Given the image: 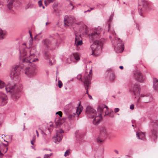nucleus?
<instances>
[{"mask_svg": "<svg viewBox=\"0 0 158 158\" xmlns=\"http://www.w3.org/2000/svg\"><path fill=\"white\" fill-rule=\"evenodd\" d=\"M90 11H91V10H88L87 11H85L84 12V13H86L87 12H90Z\"/></svg>", "mask_w": 158, "mask_h": 158, "instance_id": "603ef678", "label": "nucleus"}, {"mask_svg": "<svg viewBox=\"0 0 158 158\" xmlns=\"http://www.w3.org/2000/svg\"><path fill=\"white\" fill-rule=\"evenodd\" d=\"M8 102L7 96L3 93H0V106H3L6 105Z\"/></svg>", "mask_w": 158, "mask_h": 158, "instance_id": "9d476101", "label": "nucleus"}, {"mask_svg": "<svg viewBox=\"0 0 158 158\" xmlns=\"http://www.w3.org/2000/svg\"><path fill=\"white\" fill-rule=\"evenodd\" d=\"M107 106L104 105H102L99 106L98 108L97 112L92 107L90 106H87L86 108L85 113L87 116L89 118H95L93 119V123L94 125H98L100 123L102 119V115L103 112L105 111V114L104 115L105 116L109 115V116L113 117L114 115L110 114V113H108L106 114V111L108 110Z\"/></svg>", "mask_w": 158, "mask_h": 158, "instance_id": "f257e3e1", "label": "nucleus"}, {"mask_svg": "<svg viewBox=\"0 0 158 158\" xmlns=\"http://www.w3.org/2000/svg\"><path fill=\"white\" fill-rule=\"evenodd\" d=\"M100 30H96L94 31L89 35V36L90 40L93 41L95 39L99 38L100 37V34L101 32V28Z\"/></svg>", "mask_w": 158, "mask_h": 158, "instance_id": "1a4fd4ad", "label": "nucleus"}, {"mask_svg": "<svg viewBox=\"0 0 158 158\" xmlns=\"http://www.w3.org/2000/svg\"><path fill=\"white\" fill-rule=\"evenodd\" d=\"M74 107L72 106L71 103H70L66 105L64 110V113L66 114L69 120H71L74 117V113H73V110Z\"/></svg>", "mask_w": 158, "mask_h": 158, "instance_id": "0eeeda50", "label": "nucleus"}, {"mask_svg": "<svg viewBox=\"0 0 158 158\" xmlns=\"http://www.w3.org/2000/svg\"><path fill=\"white\" fill-rule=\"evenodd\" d=\"M33 4H28L25 6V9L27 10L29 8H32L33 7Z\"/></svg>", "mask_w": 158, "mask_h": 158, "instance_id": "cd10ccee", "label": "nucleus"}, {"mask_svg": "<svg viewBox=\"0 0 158 158\" xmlns=\"http://www.w3.org/2000/svg\"><path fill=\"white\" fill-rule=\"evenodd\" d=\"M29 56L27 55V53L25 50H24L23 52L21 54V56H23L22 60L24 63H27L29 64L32 62L38 61V59L36 56L37 51L35 47H32L29 49Z\"/></svg>", "mask_w": 158, "mask_h": 158, "instance_id": "7ed1b4c3", "label": "nucleus"}, {"mask_svg": "<svg viewBox=\"0 0 158 158\" xmlns=\"http://www.w3.org/2000/svg\"><path fill=\"white\" fill-rule=\"evenodd\" d=\"M38 4H39V6L40 7H41V6H43V9L44 8V6H43L42 2V1L41 0H40V1H39V2H38Z\"/></svg>", "mask_w": 158, "mask_h": 158, "instance_id": "58836bf2", "label": "nucleus"}, {"mask_svg": "<svg viewBox=\"0 0 158 158\" xmlns=\"http://www.w3.org/2000/svg\"><path fill=\"white\" fill-rule=\"evenodd\" d=\"M73 78H72L71 79L70 81H73Z\"/></svg>", "mask_w": 158, "mask_h": 158, "instance_id": "e2e57ef3", "label": "nucleus"}, {"mask_svg": "<svg viewBox=\"0 0 158 158\" xmlns=\"http://www.w3.org/2000/svg\"><path fill=\"white\" fill-rule=\"evenodd\" d=\"M23 89L21 85H16L14 82H11L5 86V89L7 93L11 94V98L14 100H16L19 97V92Z\"/></svg>", "mask_w": 158, "mask_h": 158, "instance_id": "f03ea898", "label": "nucleus"}, {"mask_svg": "<svg viewBox=\"0 0 158 158\" xmlns=\"http://www.w3.org/2000/svg\"><path fill=\"white\" fill-rule=\"evenodd\" d=\"M42 134H43V136L44 138V139H45V140L46 141H47L48 140L50 139V137H47V138L46 139V138H45V136H46V134L44 133L43 131V130H41Z\"/></svg>", "mask_w": 158, "mask_h": 158, "instance_id": "7c9ffc66", "label": "nucleus"}, {"mask_svg": "<svg viewBox=\"0 0 158 158\" xmlns=\"http://www.w3.org/2000/svg\"><path fill=\"white\" fill-rule=\"evenodd\" d=\"M75 109L76 110V113L78 114V115H79L81 112L82 111V109L81 108H79L78 106L76 107Z\"/></svg>", "mask_w": 158, "mask_h": 158, "instance_id": "c85d7f7f", "label": "nucleus"}, {"mask_svg": "<svg viewBox=\"0 0 158 158\" xmlns=\"http://www.w3.org/2000/svg\"><path fill=\"white\" fill-rule=\"evenodd\" d=\"M141 98L143 101V102L147 103L150 102L151 99V96L149 94H142L140 96L139 99H141Z\"/></svg>", "mask_w": 158, "mask_h": 158, "instance_id": "dca6fc26", "label": "nucleus"}, {"mask_svg": "<svg viewBox=\"0 0 158 158\" xmlns=\"http://www.w3.org/2000/svg\"><path fill=\"white\" fill-rule=\"evenodd\" d=\"M108 135V133L106 128L103 127H100L99 130V135L97 139L98 142H102Z\"/></svg>", "mask_w": 158, "mask_h": 158, "instance_id": "6e6552de", "label": "nucleus"}, {"mask_svg": "<svg viewBox=\"0 0 158 158\" xmlns=\"http://www.w3.org/2000/svg\"><path fill=\"white\" fill-rule=\"evenodd\" d=\"M35 131H36V133L37 136V137H38L39 136V134L38 131L37 130H36Z\"/></svg>", "mask_w": 158, "mask_h": 158, "instance_id": "de8ad7c7", "label": "nucleus"}, {"mask_svg": "<svg viewBox=\"0 0 158 158\" xmlns=\"http://www.w3.org/2000/svg\"><path fill=\"white\" fill-rule=\"evenodd\" d=\"M115 78V76L114 74H112L110 76V79L111 81H114Z\"/></svg>", "mask_w": 158, "mask_h": 158, "instance_id": "72a5a7b5", "label": "nucleus"}, {"mask_svg": "<svg viewBox=\"0 0 158 158\" xmlns=\"http://www.w3.org/2000/svg\"><path fill=\"white\" fill-rule=\"evenodd\" d=\"M134 105L133 104H131V105L130 106V109L131 110H133L134 109Z\"/></svg>", "mask_w": 158, "mask_h": 158, "instance_id": "49530a36", "label": "nucleus"}, {"mask_svg": "<svg viewBox=\"0 0 158 158\" xmlns=\"http://www.w3.org/2000/svg\"><path fill=\"white\" fill-rule=\"evenodd\" d=\"M44 57L46 59H47L49 58V55L47 52H45L44 53Z\"/></svg>", "mask_w": 158, "mask_h": 158, "instance_id": "c9c22d12", "label": "nucleus"}, {"mask_svg": "<svg viewBox=\"0 0 158 158\" xmlns=\"http://www.w3.org/2000/svg\"><path fill=\"white\" fill-rule=\"evenodd\" d=\"M119 67L121 69H123V67L122 66H120Z\"/></svg>", "mask_w": 158, "mask_h": 158, "instance_id": "5fc2aeb1", "label": "nucleus"}, {"mask_svg": "<svg viewBox=\"0 0 158 158\" xmlns=\"http://www.w3.org/2000/svg\"><path fill=\"white\" fill-rule=\"evenodd\" d=\"M140 87L139 84L136 83L134 85L133 87L131 89V91L134 94V95L135 96V98L136 97L138 96L140 93Z\"/></svg>", "mask_w": 158, "mask_h": 158, "instance_id": "f8f14e48", "label": "nucleus"}, {"mask_svg": "<svg viewBox=\"0 0 158 158\" xmlns=\"http://www.w3.org/2000/svg\"><path fill=\"white\" fill-rule=\"evenodd\" d=\"M35 69L34 68L32 69L29 67H26L24 70L25 73L28 76L31 77L36 74Z\"/></svg>", "mask_w": 158, "mask_h": 158, "instance_id": "4468645a", "label": "nucleus"}, {"mask_svg": "<svg viewBox=\"0 0 158 158\" xmlns=\"http://www.w3.org/2000/svg\"><path fill=\"white\" fill-rule=\"evenodd\" d=\"M70 4L72 6H73V4L71 3V2H70Z\"/></svg>", "mask_w": 158, "mask_h": 158, "instance_id": "680f3d73", "label": "nucleus"}, {"mask_svg": "<svg viewBox=\"0 0 158 158\" xmlns=\"http://www.w3.org/2000/svg\"><path fill=\"white\" fill-rule=\"evenodd\" d=\"M103 43L101 40L94 41L91 46V48L92 52V55L97 56L102 52Z\"/></svg>", "mask_w": 158, "mask_h": 158, "instance_id": "423d86ee", "label": "nucleus"}, {"mask_svg": "<svg viewBox=\"0 0 158 158\" xmlns=\"http://www.w3.org/2000/svg\"><path fill=\"white\" fill-rule=\"evenodd\" d=\"M45 136V138H46V139L47 138V137H50V136L49 135H46V136Z\"/></svg>", "mask_w": 158, "mask_h": 158, "instance_id": "13d9d810", "label": "nucleus"}, {"mask_svg": "<svg viewBox=\"0 0 158 158\" xmlns=\"http://www.w3.org/2000/svg\"><path fill=\"white\" fill-rule=\"evenodd\" d=\"M73 19L71 16H65L64 17V23L65 27L69 26L73 23Z\"/></svg>", "mask_w": 158, "mask_h": 158, "instance_id": "ddd939ff", "label": "nucleus"}, {"mask_svg": "<svg viewBox=\"0 0 158 158\" xmlns=\"http://www.w3.org/2000/svg\"><path fill=\"white\" fill-rule=\"evenodd\" d=\"M8 150L7 148L6 147L2 146L0 148V156L1 157L3 156L4 154Z\"/></svg>", "mask_w": 158, "mask_h": 158, "instance_id": "aec40b11", "label": "nucleus"}, {"mask_svg": "<svg viewBox=\"0 0 158 158\" xmlns=\"http://www.w3.org/2000/svg\"><path fill=\"white\" fill-rule=\"evenodd\" d=\"M3 136L5 137V135H2Z\"/></svg>", "mask_w": 158, "mask_h": 158, "instance_id": "338daca9", "label": "nucleus"}, {"mask_svg": "<svg viewBox=\"0 0 158 158\" xmlns=\"http://www.w3.org/2000/svg\"><path fill=\"white\" fill-rule=\"evenodd\" d=\"M73 56L74 58H75V59L76 60H80V57L79 56V55L77 53H75L73 54Z\"/></svg>", "mask_w": 158, "mask_h": 158, "instance_id": "c756f323", "label": "nucleus"}, {"mask_svg": "<svg viewBox=\"0 0 158 158\" xmlns=\"http://www.w3.org/2000/svg\"><path fill=\"white\" fill-rule=\"evenodd\" d=\"M69 151H68V150H67L66 152H65V154H64V156H68L69 155Z\"/></svg>", "mask_w": 158, "mask_h": 158, "instance_id": "79ce46f5", "label": "nucleus"}, {"mask_svg": "<svg viewBox=\"0 0 158 158\" xmlns=\"http://www.w3.org/2000/svg\"><path fill=\"white\" fill-rule=\"evenodd\" d=\"M5 84L2 81H0V88L2 89L4 87Z\"/></svg>", "mask_w": 158, "mask_h": 158, "instance_id": "2f4dec72", "label": "nucleus"}, {"mask_svg": "<svg viewBox=\"0 0 158 158\" xmlns=\"http://www.w3.org/2000/svg\"><path fill=\"white\" fill-rule=\"evenodd\" d=\"M44 3L45 5L47 6V5H48L49 3H48V2H46V0H45Z\"/></svg>", "mask_w": 158, "mask_h": 158, "instance_id": "09e8293b", "label": "nucleus"}, {"mask_svg": "<svg viewBox=\"0 0 158 158\" xmlns=\"http://www.w3.org/2000/svg\"><path fill=\"white\" fill-rule=\"evenodd\" d=\"M108 28V31H110V38L112 44L114 45L115 50L117 52H122L124 49V45L119 38L115 37L116 34L114 30L110 29V26H109Z\"/></svg>", "mask_w": 158, "mask_h": 158, "instance_id": "20e7f679", "label": "nucleus"}, {"mask_svg": "<svg viewBox=\"0 0 158 158\" xmlns=\"http://www.w3.org/2000/svg\"><path fill=\"white\" fill-rule=\"evenodd\" d=\"M63 136L60 133H57L56 136L55 137V143H57L59 142L62 139Z\"/></svg>", "mask_w": 158, "mask_h": 158, "instance_id": "412c9836", "label": "nucleus"}, {"mask_svg": "<svg viewBox=\"0 0 158 158\" xmlns=\"http://www.w3.org/2000/svg\"><path fill=\"white\" fill-rule=\"evenodd\" d=\"M77 78L78 80H81V75H78L77 76Z\"/></svg>", "mask_w": 158, "mask_h": 158, "instance_id": "a19ab883", "label": "nucleus"}, {"mask_svg": "<svg viewBox=\"0 0 158 158\" xmlns=\"http://www.w3.org/2000/svg\"><path fill=\"white\" fill-rule=\"evenodd\" d=\"M90 84H87V85H86V84H85V82L84 81V85H85V89L86 90V94H88V87H89V85Z\"/></svg>", "mask_w": 158, "mask_h": 158, "instance_id": "473e14b6", "label": "nucleus"}, {"mask_svg": "<svg viewBox=\"0 0 158 158\" xmlns=\"http://www.w3.org/2000/svg\"><path fill=\"white\" fill-rule=\"evenodd\" d=\"M23 45H26V43H23Z\"/></svg>", "mask_w": 158, "mask_h": 158, "instance_id": "69168bd1", "label": "nucleus"}, {"mask_svg": "<svg viewBox=\"0 0 158 158\" xmlns=\"http://www.w3.org/2000/svg\"><path fill=\"white\" fill-rule=\"evenodd\" d=\"M76 136L77 138V139L78 140H79L80 139V138H81L82 137V135H81V133L79 131H76L75 133Z\"/></svg>", "mask_w": 158, "mask_h": 158, "instance_id": "393cba45", "label": "nucleus"}, {"mask_svg": "<svg viewBox=\"0 0 158 158\" xmlns=\"http://www.w3.org/2000/svg\"><path fill=\"white\" fill-rule=\"evenodd\" d=\"M153 86L154 89L155 90H158V80L156 78L153 79Z\"/></svg>", "mask_w": 158, "mask_h": 158, "instance_id": "4be33fe9", "label": "nucleus"}, {"mask_svg": "<svg viewBox=\"0 0 158 158\" xmlns=\"http://www.w3.org/2000/svg\"><path fill=\"white\" fill-rule=\"evenodd\" d=\"M36 140V136L35 135H33L32 137V140L34 142H35Z\"/></svg>", "mask_w": 158, "mask_h": 158, "instance_id": "37998d69", "label": "nucleus"}, {"mask_svg": "<svg viewBox=\"0 0 158 158\" xmlns=\"http://www.w3.org/2000/svg\"><path fill=\"white\" fill-rule=\"evenodd\" d=\"M6 32L2 30L0 28V40L4 39V36L6 35Z\"/></svg>", "mask_w": 158, "mask_h": 158, "instance_id": "a878e982", "label": "nucleus"}, {"mask_svg": "<svg viewBox=\"0 0 158 158\" xmlns=\"http://www.w3.org/2000/svg\"><path fill=\"white\" fill-rule=\"evenodd\" d=\"M29 32L30 36L31 37V39L29 41H30V44L31 45H32V43L33 39V38H32V34H31V32H30V31H29Z\"/></svg>", "mask_w": 158, "mask_h": 158, "instance_id": "e433bc0d", "label": "nucleus"}, {"mask_svg": "<svg viewBox=\"0 0 158 158\" xmlns=\"http://www.w3.org/2000/svg\"><path fill=\"white\" fill-rule=\"evenodd\" d=\"M150 136L152 139L156 141L157 138V131L155 129L153 128L151 130Z\"/></svg>", "mask_w": 158, "mask_h": 158, "instance_id": "f3484780", "label": "nucleus"}, {"mask_svg": "<svg viewBox=\"0 0 158 158\" xmlns=\"http://www.w3.org/2000/svg\"><path fill=\"white\" fill-rule=\"evenodd\" d=\"M140 15H142V14L140 13H139Z\"/></svg>", "mask_w": 158, "mask_h": 158, "instance_id": "774afa93", "label": "nucleus"}, {"mask_svg": "<svg viewBox=\"0 0 158 158\" xmlns=\"http://www.w3.org/2000/svg\"><path fill=\"white\" fill-rule=\"evenodd\" d=\"M52 154V153H51L49 154H45L44 155V158H50Z\"/></svg>", "mask_w": 158, "mask_h": 158, "instance_id": "f704fd0d", "label": "nucleus"}, {"mask_svg": "<svg viewBox=\"0 0 158 158\" xmlns=\"http://www.w3.org/2000/svg\"><path fill=\"white\" fill-rule=\"evenodd\" d=\"M94 9V8H93V7H92V8H90V10H93Z\"/></svg>", "mask_w": 158, "mask_h": 158, "instance_id": "052dcab7", "label": "nucleus"}, {"mask_svg": "<svg viewBox=\"0 0 158 158\" xmlns=\"http://www.w3.org/2000/svg\"><path fill=\"white\" fill-rule=\"evenodd\" d=\"M43 43L47 47H48L51 44L50 41L48 39H45L43 40Z\"/></svg>", "mask_w": 158, "mask_h": 158, "instance_id": "b1692460", "label": "nucleus"}, {"mask_svg": "<svg viewBox=\"0 0 158 158\" xmlns=\"http://www.w3.org/2000/svg\"><path fill=\"white\" fill-rule=\"evenodd\" d=\"M64 131L62 130H61L60 131V133H60L61 134V133H63Z\"/></svg>", "mask_w": 158, "mask_h": 158, "instance_id": "6e6d98bb", "label": "nucleus"}, {"mask_svg": "<svg viewBox=\"0 0 158 158\" xmlns=\"http://www.w3.org/2000/svg\"><path fill=\"white\" fill-rule=\"evenodd\" d=\"M15 2L14 0H11L7 5V7L8 9L11 10Z\"/></svg>", "mask_w": 158, "mask_h": 158, "instance_id": "5701e85b", "label": "nucleus"}, {"mask_svg": "<svg viewBox=\"0 0 158 158\" xmlns=\"http://www.w3.org/2000/svg\"><path fill=\"white\" fill-rule=\"evenodd\" d=\"M143 5V7L141 9L142 11L146 10L149 8V5L148 2L145 1L141 0Z\"/></svg>", "mask_w": 158, "mask_h": 158, "instance_id": "6ab92c4d", "label": "nucleus"}, {"mask_svg": "<svg viewBox=\"0 0 158 158\" xmlns=\"http://www.w3.org/2000/svg\"><path fill=\"white\" fill-rule=\"evenodd\" d=\"M136 135L137 138L140 139L144 140L145 139V133L141 131L137 132Z\"/></svg>", "mask_w": 158, "mask_h": 158, "instance_id": "a211bd4d", "label": "nucleus"}, {"mask_svg": "<svg viewBox=\"0 0 158 158\" xmlns=\"http://www.w3.org/2000/svg\"><path fill=\"white\" fill-rule=\"evenodd\" d=\"M58 85L59 87L60 88H61L62 86V82L60 80H58Z\"/></svg>", "mask_w": 158, "mask_h": 158, "instance_id": "4c0bfd02", "label": "nucleus"}, {"mask_svg": "<svg viewBox=\"0 0 158 158\" xmlns=\"http://www.w3.org/2000/svg\"><path fill=\"white\" fill-rule=\"evenodd\" d=\"M55 0H46V2H48V3H50L53 2Z\"/></svg>", "mask_w": 158, "mask_h": 158, "instance_id": "a18cd8bd", "label": "nucleus"}, {"mask_svg": "<svg viewBox=\"0 0 158 158\" xmlns=\"http://www.w3.org/2000/svg\"><path fill=\"white\" fill-rule=\"evenodd\" d=\"M119 110V109L118 108H116L114 109V112L115 113H117L118 112Z\"/></svg>", "mask_w": 158, "mask_h": 158, "instance_id": "c03bdc74", "label": "nucleus"}, {"mask_svg": "<svg viewBox=\"0 0 158 158\" xmlns=\"http://www.w3.org/2000/svg\"><path fill=\"white\" fill-rule=\"evenodd\" d=\"M92 77V70L91 69L89 74H85L84 77L85 84L87 85V84H90V81Z\"/></svg>", "mask_w": 158, "mask_h": 158, "instance_id": "2eb2a0df", "label": "nucleus"}, {"mask_svg": "<svg viewBox=\"0 0 158 158\" xmlns=\"http://www.w3.org/2000/svg\"><path fill=\"white\" fill-rule=\"evenodd\" d=\"M34 142L32 140H31V143L33 145H34Z\"/></svg>", "mask_w": 158, "mask_h": 158, "instance_id": "3c124183", "label": "nucleus"}, {"mask_svg": "<svg viewBox=\"0 0 158 158\" xmlns=\"http://www.w3.org/2000/svg\"><path fill=\"white\" fill-rule=\"evenodd\" d=\"M134 74L135 79L137 81L142 82L144 81L145 78L143 77L142 74L140 71H136L134 73Z\"/></svg>", "mask_w": 158, "mask_h": 158, "instance_id": "9b49d317", "label": "nucleus"}, {"mask_svg": "<svg viewBox=\"0 0 158 158\" xmlns=\"http://www.w3.org/2000/svg\"><path fill=\"white\" fill-rule=\"evenodd\" d=\"M56 114H58L60 117H62V113L61 111H58L56 113Z\"/></svg>", "mask_w": 158, "mask_h": 158, "instance_id": "ea45409f", "label": "nucleus"}, {"mask_svg": "<svg viewBox=\"0 0 158 158\" xmlns=\"http://www.w3.org/2000/svg\"><path fill=\"white\" fill-rule=\"evenodd\" d=\"M49 64L50 65H52L53 64L52 63V61H49Z\"/></svg>", "mask_w": 158, "mask_h": 158, "instance_id": "4d7b16f0", "label": "nucleus"}, {"mask_svg": "<svg viewBox=\"0 0 158 158\" xmlns=\"http://www.w3.org/2000/svg\"><path fill=\"white\" fill-rule=\"evenodd\" d=\"M77 37H76L75 38V43L76 44V46L77 47L79 45H81L82 44V40H80L79 41H77Z\"/></svg>", "mask_w": 158, "mask_h": 158, "instance_id": "bb28decb", "label": "nucleus"}, {"mask_svg": "<svg viewBox=\"0 0 158 158\" xmlns=\"http://www.w3.org/2000/svg\"><path fill=\"white\" fill-rule=\"evenodd\" d=\"M23 56H21L20 55V60H21L23 62V64H20L19 65H15L14 67L12 68L11 71L10 73V77L12 79L15 81H16L19 79V76L20 74V71L21 69H24L25 64L31 65V64H28L27 63H24L22 61Z\"/></svg>", "mask_w": 158, "mask_h": 158, "instance_id": "39448f33", "label": "nucleus"}, {"mask_svg": "<svg viewBox=\"0 0 158 158\" xmlns=\"http://www.w3.org/2000/svg\"><path fill=\"white\" fill-rule=\"evenodd\" d=\"M88 95L89 98L90 99H92V98L91 96L89 94H88Z\"/></svg>", "mask_w": 158, "mask_h": 158, "instance_id": "8fccbe9b", "label": "nucleus"}, {"mask_svg": "<svg viewBox=\"0 0 158 158\" xmlns=\"http://www.w3.org/2000/svg\"><path fill=\"white\" fill-rule=\"evenodd\" d=\"M114 152L116 153L117 154H118V152L117 150H114Z\"/></svg>", "mask_w": 158, "mask_h": 158, "instance_id": "864d4df0", "label": "nucleus"}, {"mask_svg": "<svg viewBox=\"0 0 158 158\" xmlns=\"http://www.w3.org/2000/svg\"><path fill=\"white\" fill-rule=\"evenodd\" d=\"M25 130V125L24 124V125H23V131H24Z\"/></svg>", "mask_w": 158, "mask_h": 158, "instance_id": "bf43d9fd", "label": "nucleus"}, {"mask_svg": "<svg viewBox=\"0 0 158 158\" xmlns=\"http://www.w3.org/2000/svg\"><path fill=\"white\" fill-rule=\"evenodd\" d=\"M48 23H48V22H47L46 23V25H47Z\"/></svg>", "mask_w": 158, "mask_h": 158, "instance_id": "0e129e2a", "label": "nucleus"}]
</instances>
